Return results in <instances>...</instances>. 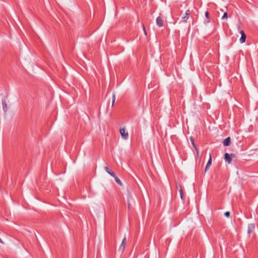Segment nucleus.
<instances>
[{
    "label": "nucleus",
    "instance_id": "1",
    "mask_svg": "<svg viewBox=\"0 0 258 258\" xmlns=\"http://www.w3.org/2000/svg\"><path fill=\"white\" fill-rule=\"evenodd\" d=\"M119 132L121 137L124 140H127L128 138V133L124 127L120 128Z\"/></svg>",
    "mask_w": 258,
    "mask_h": 258
},
{
    "label": "nucleus",
    "instance_id": "2",
    "mask_svg": "<svg viewBox=\"0 0 258 258\" xmlns=\"http://www.w3.org/2000/svg\"><path fill=\"white\" fill-rule=\"evenodd\" d=\"M240 26H238V29L239 30V32L241 34V37L240 38V42L241 43H243L245 42L246 36L245 34L244 31L242 30H240Z\"/></svg>",
    "mask_w": 258,
    "mask_h": 258
},
{
    "label": "nucleus",
    "instance_id": "3",
    "mask_svg": "<svg viewBox=\"0 0 258 258\" xmlns=\"http://www.w3.org/2000/svg\"><path fill=\"white\" fill-rule=\"evenodd\" d=\"M126 243V237H124L122 241V242L119 246V250L121 251V252H123L124 250L125 245Z\"/></svg>",
    "mask_w": 258,
    "mask_h": 258
},
{
    "label": "nucleus",
    "instance_id": "4",
    "mask_svg": "<svg viewBox=\"0 0 258 258\" xmlns=\"http://www.w3.org/2000/svg\"><path fill=\"white\" fill-rule=\"evenodd\" d=\"M255 229V225L254 224H249L248 226L247 233L249 235Z\"/></svg>",
    "mask_w": 258,
    "mask_h": 258
},
{
    "label": "nucleus",
    "instance_id": "5",
    "mask_svg": "<svg viewBox=\"0 0 258 258\" xmlns=\"http://www.w3.org/2000/svg\"><path fill=\"white\" fill-rule=\"evenodd\" d=\"M190 14V11L189 10H186L185 15L184 17H182V20L183 22H186L189 18V16Z\"/></svg>",
    "mask_w": 258,
    "mask_h": 258
},
{
    "label": "nucleus",
    "instance_id": "6",
    "mask_svg": "<svg viewBox=\"0 0 258 258\" xmlns=\"http://www.w3.org/2000/svg\"><path fill=\"white\" fill-rule=\"evenodd\" d=\"M163 20L160 17H158L156 19V23L157 25L159 27H161L163 26Z\"/></svg>",
    "mask_w": 258,
    "mask_h": 258
},
{
    "label": "nucleus",
    "instance_id": "7",
    "mask_svg": "<svg viewBox=\"0 0 258 258\" xmlns=\"http://www.w3.org/2000/svg\"><path fill=\"white\" fill-rule=\"evenodd\" d=\"M224 158H225V161L226 162H227L229 164L231 163L232 159L230 157V156L228 153H226L225 154Z\"/></svg>",
    "mask_w": 258,
    "mask_h": 258
},
{
    "label": "nucleus",
    "instance_id": "8",
    "mask_svg": "<svg viewBox=\"0 0 258 258\" xmlns=\"http://www.w3.org/2000/svg\"><path fill=\"white\" fill-rule=\"evenodd\" d=\"M211 164H212V158H211V155L210 154V158H209V159L207 163V165L206 166L205 172H206L208 170L209 168L211 165Z\"/></svg>",
    "mask_w": 258,
    "mask_h": 258
},
{
    "label": "nucleus",
    "instance_id": "9",
    "mask_svg": "<svg viewBox=\"0 0 258 258\" xmlns=\"http://www.w3.org/2000/svg\"><path fill=\"white\" fill-rule=\"evenodd\" d=\"M230 144V138L227 137L223 141V145L225 146H228Z\"/></svg>",
    "mask_w": 258,
    "mask_h": 258
},
{
    "label": "nucleus",
    "instance_id": "10",
    "mask_svg": "<svg viewBox=\"0 0 258 258\" xmlns=\"http://www.w3.org/2000/svg\"><path fill=\"white\" fill-rule=\"evenodd\" d=\"M104 169H105V171L108 174H109L111 176H115L114 172H113V171H111L108 167H107V166L105 167Z\"/></svg>",
    "mask_w": 258,
    "mask_h": 258
},
{
    "label": "nucleus",
    "instance_id": "11",
    "mask_svg": "<svg viewBox=\"0 0 258 258\" xmlns=\"http://www.w3.org/2000/svg\"><path fill=\"white\" fill-rule=\"evenodd\" d=\"M190 141H191V143L193 146V147H194V148L195 149V150H196L197 151V155L198 156L199 155V151L198 150V149L196 148V146L195 144V143H194V139L192 137H190Z\"/></svg>",
    "mask_w": 258,
    "mask_h": 258
},
{
    "label": "nucleus",
    "instance_id": "12",
    "mask_svg": "<svg viewBox=\"0 0 258 258\" xmlns=\"http://www.w3.org/2000/svg\"><path fill=\"white\" fill-rule=\"evenodd\" d=\"M205 17H206L207 20V21H206L205 22V24H208V23H209L210 22V21L209 13L208 12H206L205 13Z\"/></svg>",
    "mask_w": 258,
    "mask_h": 258
},
{
    "label": "nucleus",
    "instance_id": "13",
    "mask_svg": "<svg viewBox=\"0 0 258 258\" xmlns=\"http://www.w3.org/2000/svg\"><path fill=\"white\" fill-rule=\"evenodd\" d=\"M113 177L114 178V179H115V181L119 185H122V182L120 181V180L117 177H116V176L115 175V176H113Z\"/></svg>",
    "mask_w": 258,
    "mask_h": 258
},
{
    "label": "nucleus",
    "instance_id": "14",
    "mask_svg": "<svg viewBox=\"0 0 258 258\" xmlns=\"http://www.w3.org/2000/svg\"><path fill=\"white\" fill-rule=\"evenodd\" d=\"M2 105H3V108L4 110L5 111H6L7 110V104H6V102L3 101Z\"/></svg>",
    "mask_w": 258,
    "mask_h": 258
},
{
    "label": "nucleus",
    "instance_id": "15",
    "mask_svg": "<svg viewBox=\"0 0 258 258\" xmlns=\"http://www.w3.org/2000/svg\"><path fill=\"white\" fill-rule=\"evenodd\" d=\"M179 192H180V198L182 200H184V195H183V192L182 191V190L180 188V190H179Z\"/></svg>",
    "mask_w": 258,
    "mask_h": 258
},
{
    "label": "nucleus",
    "instance_id": "16",
    "mask_svg": "<svg viewBox=\"0 0 258 258\" xmlns=\"http://www.w3.org/2000/svg\"><path fill=\"white\" fill-rule=\"evenodd\" d=\"M115 95L114 94H113L112 95V106H113V105H114V103L115 102Z\"/></svg>",
    "mask_w": 258,
    "mask_h": 258
},
{
    "label": "nucleus",
    "instance_id": "17",
    "mask_svg": "<svg viewBox=\"0 0 258 258\" xmlns=\"http://www.w3.org/2000/svg\"><path fill=\"white\" fill-rule=\"evenodd\" d=\"M227 13H224L223 14V16L222 17V19H227Z\"/></svg>",
    "mask_w": 258,
    "mask_h": 258
},
{
    "label": "nucleus",
    "instance_id": "18",
    "mask_svg": "<svg viewBox=\"0 0 258 258\" xmlns=\"http://www.w3.org/2000/svg\"><path fill=\"white\" fill-rule=\"evenodd\" d=\"M230 212H226L225 213H224V215L227 217H229V216H230Z\"/></svg>",
    "mask_w": 258,
    "mask_h": 258
},
{
    "label": "nucleus",
    "instance_id": "19",
    "mask_svg": "<svg viewBox=\"0 0 258 258\" xmlns=\"http://www.w3.org/2000/svg\"><path fill=\"white\" fill-rule=\"evenodd\" d=\"M143 30H144L145 35H147V32H146V31L145 27L144 25H143Z\"/></svg>",
    "mask_w": 258,
    "mask_h": 258
}]
</instances>
